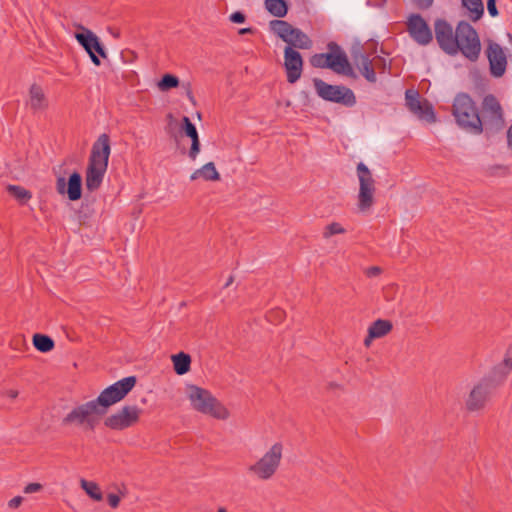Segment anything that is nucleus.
<instances>
[{"label":"nucleus","instance_id":"f257e3e1","mask_svg":"<svg viewBox=\"0 0 512 512\" xmlns=\"http://www.w3.org/2000/svg\"><path fill=\"white\" fill-rule=\"evenodd\" d=\"M512 369V358L509 356V349L501 363L494 366L493 369L485 375L470 391L466 399V408L474 412L483 409L495 393L506 380Z\"/></svg>","mask_w":512,"mask_h":512},{"label":"nucleus","instance_id":"f03ea898","mask_svg":"<svg viewBox=\"0 0 512 512\" xmlns=\"http://www.w3.org/2000/svg\"><path fill=\"white\" fill-rule=\"evenodd\" d=\"M111 152L110 138L101 134L92 146L86 169L85 185L88 191L97 190L104 179Z\"/></svg>","mask_w":512,"mask_h":512},{"label":"nucleus","instance_id":"7ed1b4c3","mask_svg":"<svg viewBox=\"0 0 512 512\" xmlns=\"http://www.w3.org/2000/svg\"><path fill=\"white\" fill-rule=\"evenodd\" d=\"M452 114L459 127L467 132L476 135L483 132L482 120L478 109L468 94L459 93L456 95L452 106Z\"/></svg>","mask_w":512,"mask_h":512},{"label":"nucleus","instance_id":"20e7f679","mask_svg":"<svg viewBox=\"0 0 512 512\" xmlns=\"http://www.w3.org/2000/svg\"><path fill=\"white\" fill-rule=\"evenodd\" d=\"M187 398L191 407L199 413L220 420H226L229 417L226 407L207 389L196 385H188Z\"/></svg>","mask_w":512,"mask_h":512},{"label":"nucleus","instance_id":"39448f33","mask_svg":"<svg viewBox=\"0 0 512 512\" xmlns=\"http://www.w3.org/2000/svg\"><path fill=\"white\" fill-rule=\"evenodd\" d=\"M102 416L104 413L93 399L74 407L62 419V425H75L84 431H94Z\"/></svg>","mask_w":512,"mask_h":512},{"label":"nucleus","instance_id":"423d86ee","mask_svg":"<svg viewBox=\"0 0 512 512\" xmlns=\"http://www.w3.org/2000/svg\"><path fill=\"white\" fill-rule=\"evenodd\" d=\"M136 383V376L125 377L105 388L94 401L106 415L109 408L123 400L132 391Z\"/></svg>","mask_w":512,"mask_h":512},{"label":"nucleus","instance_id":"0eeeda50","mask_svg":"<svg viewBox=\"0 0 512 512\" xmlns=\"http://www.w3.org/2000/svg\"><path fill=\"white\" fill-rule=\"evenodd\" d=\"M270 30L277 35L287 46L298 49H310L312 40L301 29L293 27L289 22L274 19L269 22Z\"/></svg>","mask_w":512,"mask_h":512},{"label":"nucleus","instance_id":"6e6552de","mask_svg":"<svg viewBox=\"0 0 512 512\" xmlns=\"http://www.w3.org/2000/svg\"><path fill=\"white\" fill-rule=\"evenodd\" d=\"M313 85L317 95L325 101L341 104L345 107H353L356 104L354 92L342 85H331L322 79H313Z\"/></svg>","mask_w":512,"mask_h":512},{"label":"nucleus","instance_id":"1a4fd4ad","mask_svg":"<svg viewBox=\"0 0 512 512\" xmlns=\"http://www.w3.org/2000/svg\"><path fill=\"white\" fill-rule=\"evenodd\" d=\"M482 127L483 132L487 135H491L503 130L505 126V119L503 115V109L497 100L492 95H486L482 101Z\"/></svg>","mask_w":512,"mask_h":512},{"label":"nucleus","instance_id":"9d476101","mask_svg":"<svg viewBox=\"0 0 512 512\" xmlns=\"http://www.w3.org/2000/svg\"><path fill=\"white\" fill-rule=\"evenodd\" d=\"M457 54L462 53L467 59L476 61L481 51V43L477 31L471 24L460 21L456 27Z\"/></svg>","mask_w":512,"mask_h":512},{"label":"nucleus","instance_id":"9b49d317","mask_svg":"<svg viewBox=\"0 0 512 512\" xmlns=\"http://www.w3.org/2000/svg\"><path fill=\"white\" fill-rule=\"evenodd\" d=\"M356 172L359 180L357 208L360 212L365 213L374 205L375 180L370 169L363 162L357 164Z\"/></svg>","mask_w":512,"mask_h":512},{"label":"nucleus","instance_id":"f8f14e48","mask_svg":"<svg viewBox=\"0 0 512 512\" xmlns=\"http://www.w3.org/2000/svg\"><path fill=\"white\" fill-rule=\"evenodd\" d=\"M282 444L275 443L269 451H267L262 458L255 464L250 465L248 471L256 475L261 480L270 479L277 471L282 458Z\"/></svg>","mask_w":512,"mask_h":512},{"label":"nucleus","instance_id":"ddd939ff","mask_svg":"<svg viewBox=\"0 0 512 512\" xmlns=\"http://www.w3.org/2000/svg\"><path fill=\"white\" fill-rule=\"evenodd\" d=\"M142 409L136 405H126L119 409L114 414L104 419V425L115 431H122L128 429L140 420Z\"/></svg>","mask_w":512,"mask_h":512},{"label":"nucleus","instance_id":"4468645a","mask_svg":"<svg viewBox=\"0 0 512 512\" xmlns=\"http://www.w3.org/2000/svg\"><path fill=\"white\" fill-rule=\"evenodd\" d=\"M77 27L80 30L79 32L75 33V38L77 42L88 53L93 64L99 66L101 64V61L98 55L102 58H107V52L102 43L100 42L99 37L83 25H78Z\"/></svg>","mask_w":512,"mask_h":512},{"label":"nucleus","instance_id":"2eb2a0df","mask_svg":"<svg viewBox=\"0 0 512 512\" xmlns=\"http://www.w3.org/2000/svg\"><path fill=\"white\" fill-rule=\"evenodd\" d=\"M327 48L329 52L324 53L325 62L328 64L327 68L337 74L356 78L357 75L342 48L333 41L328 43Z\"/></svg>","mask_w":512,"mask_h":512},{"label":"nucleus","instance_id":"dca6fc26","mask_svg":"<svg viewBox=\"0 0 512 512\" xmlns=\"http://www.w3.org/2000/svg\"><path fill=\"white\" fill-rule=\"evenodd\" d=\"M434 31L436 41L441 50L450 56L457 55L459 46L457 44L456 30H453L451 24L445 19H436L434 22Z\"/></svg>","mask_w":512,"mask_h":512},{"label":"nucleus","instance_id":"f3484780","mask_svg":"<svg viewBox=\"0 0 512 512\" xmlns=\"http://www.w3.org/2000/svg\"><path fill=\"white\" fill-rule=\"evenodd\" d=\"M407 32L414 42L427 46L433 40L432 31L420 14H411L406 22Z\"/></svg>","mask_w":512,"mask_h":512},{"label":"nucleus","instance_id":"a211bd4d","mask_svg":"<svg viewBox=\"0 0 512 512\" xmlns=\"http://www.w3.org/2000/svg\"><path fill=\"white\" fill-rule=\"evenodd\" d=\"M405 100L408 109L419 116L421 119H425L428 122H435L436 117L433 111L432 105L424 100L420 101V95L418 91L413 89H408L405 92Z\"/></svg>","mask_w":512,"mask_h":512},{"label":"nucleus","instance_id":"6ab92c4d","mask_svg":"<svg viewBox=\"0 0 512 512\" xmlns=\"http://www.w3.org/2000/svg\"><path fill=\"white\" fill-rule=\"evenodd\" d=\"M284 67L289 83L294 84L300 79L303 70V58L297 50L290 46H286L284 49Z\"/></svg>","mask_w":512,"mask_h":512},{"label":"nucleus","instance_id":"aec40b11","mask_svg":"<svg viewBox=\"0 0 512 512\" xmlns=\"http://www.w3.org/2000/svg\"><path fill=\"white\" fill-rule=\"evenodd\" d=\"M56 190L61 195H67L71 201H77L82 196V177L79 172H73L68 181L59 176L56 180Z\"/></svg>","mask_w":512,"mask_h":512},{"label":"nucleus","instance_id":"412c9836","mask_svg":"<svg viewBox=\"0 0 512 512\" xmlns=\"http://www.w3.org/2000/svg\"><path fill=\"white\" fill-rule=\"evenodd\" d=\"M486 54L489 60L491 74L495 77H501L507 66L506 55L502 47L495 42H489Z\"/></svg>","mask_w":512,"mask_h":512},{"label":"nucleus","instance_id":"4be33fe9","mask_svg":"<svg viewBox=\"0 0 512 512\" xmlns=\"http://www.w3.org/2000/svg\"><path fill=\"white\" fill-rule=\"evenodd\" d=\"M353 61L361 75L368 82L375 83L377 81L372 60L368 54L361 50H357L353 53Z\"/></svg>","mask_w":512,"mask_h":512},{"label":"nucleus","instance_id":"5701e85b","mask_svg":"<svg viewBox=\"0 0 512 512\" xmlns=\"http://www.w3.org/2000/svg\"><path fill=\"white\" fill-rule=\"evenodd\" d=\"M182 130L184 131L185 135L191 139V147L189 149L188 156L191 160L194 161L200 152L201 145L196 126L187 116L182 118Z\"/></svg>","mask_w":512,"mask_h":512},{"label":"nucleus","instance_id":"b1692460","mask_svg":"<svg viewBox=\"0 0 512 512\" xmlns=\"http://www.w3.org/2000/svg\"><path fill=\"white\" fill-rule=\"evenodd\" d=\"M28 104L33 112L44 111L48 108V99L40 85L36 83L31 85Z\"/></svg>","mask_w":512,"mask_h":512},{"label":"nucleus","instance_id":"393cba45","mask_svg":"<svg viewBox=\"0 0 512 512\" xmlns=\"http://www.w3.org/2000/svg\"><path fill=\"white\" fill-rule=\"evenodd\" d=\"M199 177H202L206 181L220 180V174L216 170L213 162H208L205 165H203L200 169L195 170L191 174L190 180L194 181V180L198 179Z\"/></svg>","mask_w":512,"mask_h":512},{"label":"nucleus","instance_id":"a878e982","mask_svg":"<svg viewBox=\"0 0 512 512\" xmlns=\"http://www.w3.org/2000/svg\"><path fill=\"white\" fill-rule=\"evenodd\" d=\"M173 368L177 375H184L190 371L191 356L185 352H179L171 356Z\"/></svg>","mask_w":512,"mask_h":512},{"label":"nucleus","instance_id":"bb28decb","mask_svg":"<svg viewBox=\"0 0 512 512\" xmlns=\"http://www.w3.org/2000/svg\"><path fill=\"white\" fill-rule=\"evenodd\" d=\"M393 329L392 322L385 319H377L368 328L371 338H382Z\"/></svg>","mask_w":512,"mask_h":512},{"label":"nucleus","instance_id":"cd10ccee","mask_svg":"<svg viewBox=\"0 0 512 512\" xmlns=\"http://www.w3.org/2000/svg\"><path fill=\"white\" fill-rule=\"evenodd\" d=\"M265 9L274 17L283 18L288 13L286 0H265Z\"/></svg>","mask_w":512,"mask_h":512},{"label":"nucleus","instance_id":"c85d7f7f","mask_svg":"<svg viewBox=\"0 0 512 512\" xmlns=\"http://www.w3.org/2000/svg\"><path fill=\"white\" fill-rule=\"evenodd\" d=\"M32 342L34 347L42 353L50 352L55 346L54 340L50 336L41 333L34 334Z\"/></svg>","mask_w":512,"mask_h":512},{"label":"nucleus","instance_id":"c756f323","mask_svg":"<svg viewBox=\"0 0 512 512\" xmlns=\"http://www.w3.org/2000/svg\"><path fill=\"white\" fill-rule=\"evenodd\" d=\"M462 5L469 11V18L472 21L479 20L484 13L482 0H462Z\"/></svg>","mask_w":512,"mask_h":512},{"label":"nucleus","instance_id":"7c9ffc66","mask_svg":"<svg viewBox=\"0 0 512 512\" xmlns=\"http://www.w3.org/2000/svg\"><path fill=\"white\" fill-rule=\"evenodd\" d=\"M80 486L91 499L95 501H101L103 499V494L97 483L81 479Z\"/></svg>","mask_w":512,"mask_h":512},{"label":"nucleus","instance_id":"2f4dec72","mask_svg":"<svg viewBox=\"0 0 512 512\" xmlns=\"http://www.w3.org/2000/svg\"><path fill=\"white\" fill-rule=\"evenodd\" d=\"M7 191L11 196L20 201L22 204L26 203L32 198L31 192L22 186L8 185Z\"/></svg>","mask_w":512,"mask_h":512},{"label":"nucleus","instance_id":"473e14b6","mask_svg":"<svg viewBox=\"0 0 512 512\" xmlns=\"http://www.w3.org/2000/svg\"><path fill=\"white\" fill-rule=\"evenodd\" d=\"M179 85V79L172 74H165L158 82V88L161 91H168L169 89L176 88Z\"/></svg>","mask_w":512,"mask_h":512},{"label":"nucleus","instance_id":"72a5a7b5","mask_svg":"<svg viewBox=\"0 0 512 512\" xmlns=\"http://www.w3.org/2000/svg\"><path fill=\"white\" fill-rule=\"evenodd\" d=\"M345 232V229L342 227L340 223L333 222L331 224H328L323 231V237L324 238H330L331 236H334L336 234H342Z\"/></svg>","mask_w":512,"mask_h":512},{"label":"nucleus","instance_id":"f704fd0d","mask_svg":"<svg viewBox=\"0 0 512 512\" xmlns=\"http://www.w3.org/2000/svg\"><path fill=\"white\" fill-rule=\"evenodd\" d=\"M372 60L374 71L378 70L381 73L386 72L387 70H390V62H387V60L384 57L381 56H375Z\"/></svg>","mask_w":512,"mask_h":512},{"label":"nucleus","instance_id":"c9c22d12","mask_svg":"<svg viewBox=\"0 0 512 512\" xmlns=\"http://www.w3.org/2000/svg\"><path fill=\"white\" fill-rule=\"evenodd\" d=\"M309 62L311 64V66L314 68L325 69V68H327V65H328L325 62L324 53H316V54L312 55L309 59Z\"/></svg>","mask_w":512,"mask_h":512},{"label":"nucleus","instance_id":"e433bc0d","mask_svg":"<svg viewBox=\"0 0 512 512\" xmlns=\"http://www.w3.org/2000/svg\"><path fill=\"white\" fill-rule=\"evenodd\" d=\"M490 176H507L509 174L508 166L494 165L488 168Z\"/></svg>","mask_w":512,"mask_h":512},{"label":"nucleus","instance_id":"4c0bfd02","mask_svg":"<svg viewBox=\"0 0 512 512\" xmlns=\"http://www.w3.org/2000/svg\"><path fill=\"white\" fill-rule=\"evenodd\" d=\"M43 489V486L42 484L40 483H29L27 484L25 487H24V490L23 492L26 493V494H31V493H36V492H39Z\"/></svg>","mask_w":512,"mask_h":512},{"label":"nucleus","instance_id":"58836bf2","mask_svg":"<svg viewBox=\"0 0 512 512\" xmlns=\"http://www.w3.org/2000/svg\"><path fill=\"white\" fill-rule=\"evenodd\" d=\"M412 2L418 9L427 10L433 5L434 0H412Z\"/></svg>","mask_w":512,"mask_h":512},{"label":"nucleus","instance_id":"ea45409f","mask_svg":"<svg viewBox=\"0 0 512 512\" xmlns=\"http://www.w3.org/2000/svg\"><path fill=\"white\" fill-rule=\"evenodd\" d=\"M284 316H285V312L282 309H276V310L270 312L268 319L281 321L284 318Z\"/></svg>","mask_w":512,"mask_h":512},{"label":"nucleus","instance_id":"a19ab883","mask_svg":"<svg viewBox=\"0 0 512 512\" xmlns=\"http://www.w3.org/2000/svg\"><path fill=\"white\" fill-rule=\"evenodd\" d=\"M107 501L112 508H117L120 503V497L114 493H110L107 496Z\"/></svg>","mask_w":512,"mask_h":512},{"label":"nucleus","instance_id":"79ce46f5","mask_svg":"<svg viewBox=\"0 0 512 512\" xmlns=\"http://www.w3.org/2000/svg\"><path fill=\"white\" fill-rule=\"evenodd\" d=\"M245 19V15L240 11H236L230 15V21L233 23H243Z\"/></svg>","mask_w":512,"mask_h":512},{"label":"nucleus","instance_id":"37998d69","mask_svg":"<svg viewBox=\"0 0 512 512\" xmlns=\"http://www.w3.org/2000/svg\"><path fill=\"white\" fill-rule=\"evenodd\" d=\"M487 9H488L489 14L492 17L497 16L498 15V10H497V7H496V0H488L487 1Z\"/></svg>","mask_w":512,"mask_h":512},{"label":"nucleus","instance_id":"c03bdc74","mask_svg":"<svg viewBox=\"0 0 512 512\" xmlns=\"http://www.w3.org/2000/svg\"><path fill=\"white\" fill-rule=\"evenodd\" d=\"M22 502L23 498L21 496H16L8 502V507L11 509H16L22 504Z\"/></svg>","mask_w":512,"mask_h":512},{"label":"nucleus","instance_id":"a18cd8bd","mask_svg":"<svg viewBox=\"0 0 512 512\" xmlns=\"http://www.w3.org/2000/svg\"><path fill=\"white\" fill-rule=\"evenodd\" d=\"M381 268L378 266H372L366 270V275L368 277H375L378 276L381 273Z\"/></svg>","mask_w":512,"mask_h":512},{"label":"nucleus","instance_id":"49530a36","mask_svg":"<svg viewBox=\"0 0 512 512\" xmlns=\"http://www.w3.org/2000/svg\"><path fill=\"white\" fill-rule=\"evenodd\" d=\"M506 135H507V144L510 147V146H512V125L507 129Z\"/></svg>","mask_w":512,"mask_h":512},{"label":"nucleus","instance_id":"de8ad7c7","mask_svg":"<svg viewBox=\"0 0 512 512\" xmlns=\"http://www.w3.org/2000/svg\"><path fill=\"white\" fill-rule=\"evenodd\" d=\"M374 339H375V338H371V337H370V330H368V334H367V336H366V337H365V339H364V345H365L366 347H369V346H370V344H371V342H372Z\"/></svg>","mask_w":512,"mask_h":512},{"label":"nucleus","instance_id":"09e8293b","mask_svg":"<svg viewBox=\"0 0 512 512\" xmlns=\"http://www.w3.org/2000/svg\"><path fill=\"white\" fill-rule=\"evenodd\" d=\"M253 32H254V30L252 28H242V29L239 30V34H241V35L242 34H247V33L251 34Z\"/></svg>","mask_w":512,"mask_h":512},{"label":"nucleus","instance_id":"8fccbe9b","mask_svg":"<svg viewBox=\"0 0 512 512\" xmlns=\"http://www.w3.org/2000/svg\"><path fill=\"white\" fill-rule=\"evenodd\" d=\"M7 394L10 398L14 399L18 396V391L17 390H9L7 392Z\"/></svg>","mask_w":512,"mask_h":512},{"label":"nucleus","instance_id":"3c124183","mask_svg":"<svg viewBox=\"0 0 512 512\" xmlns=\"http://www.w3.org/2000/svg\"><path fill=\"white\" fill-rule=\"evenodd\" d=\"M233 276H230L228 279H227V282L225 283L224 287H228L229 285H231L233 283Z\"/></svg>","mask_w":512,"mask_h":512},{"label":"nucleus","instance_id":"603ef678","mask_svg":"<svg viewBox=\"0 0 512 512\" xmlns=\"http://www.w3.org/2000/svg\"><path fill=\"white\" fill-rule=\"evenodd\" d=\"M187 95H188L189 100L194 103V96H193L192 92L188 91Z\"/></svg>","mask_w":512,"mask_h":512},{"label":"nucleus","instance_id":"864d4df0","mask_svg":"<svg viewBox=\"0 0 512 512\" xmlns=\"http://www.w3.org/2000/svg\"><path fill=\"white\" fill-rule=\"evenodd\" d=\"M217 512H227L225 508H219Z\"/></svg>","mask_w":512,"mask_h":512},{"label":"nucleus","instance_id":"5fc2aeb1","mask_svg":"<svg viewBox=\"0 0 512 512\" xmlns=\"http://www.w3.org/2000/svg\"><path fill=\"white\" fill-rule=\"evenodd\" d=\"M508 37L512 40V35L510 33H508Z\"/></svg>","mask_w":512,"mask_h":512}]
</instances>
